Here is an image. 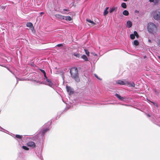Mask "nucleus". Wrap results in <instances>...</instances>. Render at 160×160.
I'll use <instances>...</instances> for the list:
<instances>
[{
  "mask_svg": "<svg viewBox=\"0 0 160 160\" xmlns=\"http://www.w3.org/2000/svg\"><path fill=\"white\" fill-rule=\"evenodd\" d=\"M158 27V25L152 22L148 23L147 25L148 31L149 33L155 34L157 32Z\"/></svg>",
  "mask_w": 160,
  "mask_h": 160,
  "instance_id": "1",
  "label": "nucleus"
},
{
  "mask_svg": "<svg viewBox=\"0 0 160 160\" xmlns=\"http://www.w3.org/2000/svg\"><path fill=\"white\" fill-rule=\"evenodd\" d=\"M70 72L72 77L74 79L76 82H79L80 80L78 75L77 68H72L70 70Z\"/></svg>",
  "mask_w": 160,
  "mask_h": 160,
  "instance_id": "2",
  "label": "nucleus"
},
{
  "mask_svg": "<svg viewBox=\"0 0 160 160\" xmlns=\"http://www.w3.org/2000/svg\"><path fill=\"white\" fill-rule=\"evenodd\" d=\"M153 15L155 19L158 20L160 19V9H158L153 12Z\"/></svg>",
  "mask_w": 160,
  "mask_h": 160,
  "instance_id": "3",
  "label": "nucleus"
},
{
  "mask_svg": "<svg viewBox=\"0 0 160 160\" xmlns=\"http://www.w3.org/2000/svg\"><path fill=\"white\" fill-rule=\"evenodd\" d=\"M46 81L47 82H46V84L53 88L54 87V84L51 82L50 80L48 79L47 78H46Z\"/></svg>",
  "mask_w": 160,
  "mask_h": 160,
  "instance_id": "4",
  "label": "nucleus"
},
{
  "mask_svg": "<svg viewBox=\"0 0 160 160\" xmlns=\"http://www.w3.org/2000/svg\"><path fill=\"white\" fill-rule=\"evenodd\" d=\"M49 129L50 128L49 127L45 128H43L41 132L42 135H44L45 133L49 130Z\"/></svg>",
  "mask_w": 160,
  "mask_h": 160,
  "instance_id": "5",
  "label": "nucleus"
},
{
  "mask_svg": "<svg viewBox=\"0 0 160 160\" xmlns=\"http://www.w3.org/2000/svg\"><path fill=\"white\" fill-rule=\"evenodd\" d=\"M26 26L27 27H29L30 28L32 32H33V31L34 29V28L33 27V25L32 23L31 22H28L26 24Z\"/></svg>",
  "mask_w": 160,
  "mask_h": 160,
  "instance_id": "6",
  "label": "nucleus"
},
{
  "mask_svg": "<svg viewBox=\"0 0 160 160\" xmlns=\"http://www.w3.org/2000/svg\"><path fill=\"white\" fill-rule=\"evenodd\" d=\"M27 145L28 147H32V148L35 147V144L33 142H29L27 143Z\"/></svg>",
  "mask_w": 160,
  "mask_h": 160,
  "instance_id": "7",
  "label": "nucleus"
},
{
  "mask_svg": "<svg viewBox=\"0 0 160 160\" xmlns=\"http://www.w3.org/2000/svg\"><path fill=\"white\" fill-rule=\"evenodd\" d=\"M66 88L67 92L70 94L73 93V91L72 88L70 87L66 86Z\"/></svg>",
  "mask_w": 160,
  "mask_h": 160,
  "instance_id": "8",
  "label": "nucleus"
},
{
  "mask_svg": "<svg viewBox=\"0 0 160 160\" xmlns=\"http://www.w3.org/2000/svg\"><path fill=\"white\" fill-rule=\"evenodd\" d=\"M117 8H118L117 7H113L110 8L109 12L111 13L114 12H115L117 10Z\"/></svg>",
  "mask_w": 160,
  "mask_h": 160,
  "instance_id": "9",
  "label": "nucleus"
},
{
  "mask_svg": "<svg viewBox=\"0 0 160 160\" xmlns=\"http://www.w3.org/2000/svg\"><path fill=\"white\" fill-rule=\"evenodd\" d=\"M126 84L128 85L129 87H134L135 86V84L133 82H130L128 81H126Z\"/></svg>",
  "mask_w": 160,
  "mask_h": 160,
  "instance_id": "10",
  "label": "nucleus"
},
{
  "mask_svg": "<svg viewBox=\"0 0 160 160\" xmlns=\"http://www.w3.org/2000/svg\"><path fill=\"white\" fill-rule=\"evenodd\" d=\"M126 81H123L119 80L117 81V83L120 85H125L126 84Z\"/></svg>",
  "mask_w": 160,
  "mask_h": 160,
  "instance_id": "11",
  "label": "nucleus"
},
{
  "mask_svg": "<svg viewBox=\"0 0 160 160\" xmlns=\"http://www.w3.org/2000/svg\"><path fill=\"white\" fill-rule=\"evenodd\" d=\"M55 16L56 18L60 19H64V17L62 16L61 15L57 14L55 15Z\"/></svg>",
  "mask_w": 160,
  "mask_h": 160,
  "instance_id": "12",
  "label": "nucleus"
},
{
  "mask_svg": "<svg viewBox=\"0 0 160 160\" xmlns=\"http://www.w3.org/2000/svg\"><path fill=\"white\" fill-rule=\"evenodd\" d=\"M115 95L119 100L121 101H123L124 99L125 98L121 97L118 94H116Z\"/></svg>",
  "mask_w": 160,
  "mask_h": 160,
  "instance_id": "13",
  "label": "nucleus"
},
{
  "mask_svg": "<svg viewBox=\"0 0 160 160\" xmlns=\"http://www.w3.org/2000/svg\"><path fill=\"white\" fill-rule=\"evenodd\" d=\"M127 27L128 28L131 27L132 26V24L131 22L130 21H128L127 22Z\"/></svg>",
  "mask_w": 160,
  "mask_h": 160,
  "instance_id": "14",
  "label": "nucleus"
},
{
  "mask_svg": "<svg viewBox=\"0 0 160 160\" xmlns=\"http://www.w3.org/2000/svg\"><path fill=\"white\" fill-rule=\"evenodd\" d=\"M108 8H109L108 7H107L106 8V9L104 10V12H103V15L104 16H106V15H107L108 14Z\"/></svg>",
  "mask_w": 160,
  "mask_h": 160,
  "instance_id": "15",
  "label": "nucleus"
},
{
  "mask_svg": "<svg viewBox=\"0 0 160 160\" xmlns=\"http://www.w3.org/2000/svg\"><path fill=\"white\" fill-rule=\"evenodd\" d=\"M72 55L75 56L76 58H79L80 57V54L79 53L74 52L72 53Z\"/></svg>",
  "mask_w": 160,
  "mask_h": 160,
  "instance_id": "16",
  "label": "nucleus"
},
{
  "mask_svg": "<svg viewBox=\"0 0 160 160\" xmlns=\"http://www.w3.org/2000/svg\"><path fill=\"white\" fill-rule=\"evenodd\" d=\"M64 19L67 21H70L72 20V18L70 16L65 17Z\"/></svg>",
  "mask_w": 160,
  "mask_h": 160,
  "instance_id": "17",
  "label": "nucleus"
},
{
  "mask_svg": "<svg viewBox=\"0 0 160 160\" xmlns=\"http://www.w3.org/2000/svg\"><path fill=\"white\" fill-rule=\"evenodd\" d=\"M122 13L125 16H128L129 14V12L128 11L125 10L123 11Z\"/></svg>",
  "mask_w": 160,
  "mask_h": 160,
  "instance_id": "18",
  "label": "nucleus"
},
{
  "mask_svg": "<svg viewBox=\"0 0 160 160\" xmlns=\"http://www.w3.org/2000/svg\"><path fill=\"white\" fill-rule=\"evenodd\" d=\"M81 58L83 59H84L85 61H88V58H87V56L85 55H82L81 57Z\"/></svg>",
  "mask_w": 160,
  "mask_h": 160,
  "instance_id": "19",
  "label": "nucleus"
},
{
  "mask_svg": "<svg viewBox=\"0 0 160 160\" xmlns=\"http://www.w3.org/2000/svg\"><path fill=\"white\" fill-rule=\"evenodd\" d=\"M86 21L89 23H91L92 25H94L95 24L94 22L93 21L90 20V19H86Z\"/></svg>",
  "mask_w": 160,
  "mask_h": 160,
  "instance_id": "20",
  "label": "nucleus"
},
{
  "mask_svg": "<svg viewBox=\"0 0 160 160\" xmlns=\"http://www.w3.org/2000/svg\"><path fill=\"white\" fill-rule=\"evenodd\" d=\"M133 44L136 46L138 45L139 42L137 40H135L133 41Z\"/></svg>",
  "mask_w": 160,
  "mask_h": 160,
  "instance_id": "21",
  "label": "nucleus"
},
{
  "mask_svg": "<svg viewBox=\"0 0 160 160\" xmlns=\"http://www.w3.org/2000/svg\"><path fill=\"white\" fill-rule=\"evenodd\" d=\"M121 6L124 8H127L126 4L125 3H122L121 4Z\"/></svg>",
  "mask_w": 160,
  "mask_h": 160,
  "instance_id": "22",
  "label": "nucleus"
},
{
  "mask_svg": "<svg viewBox=\"0 0 160 160\" xmlns=\"http://www.w3.org/2000/svg\"><path fill=\"white\" fill-rule=\"evenodd\" d=\"M130 38L132 39H133L135 38V35H134V33L131 34L130 35Z\"/></svg>",
  "mask_w": 160,
  "mask_h": 160,
  "instance_id": "23",
  "label": "nucleus"
},
{
  "mask_svg": "<svg viewBox=\"0 0 160 160\" xmlns=\"http://www.w3.org/2000/svg\"><path fill=\"white\" fill-rule=\"evenodd\" d=\"M40 70H41V72L43 73L44 76L45 78H47L46 73H45V71L42 69H40Z\"/></svg>",
  "mask_w": 160,
  "mask_h": 160,
  "instance_id": "24",
  "label": "nucleus"
},
{
  "mask_svg": "<svg viewBox=\"0 0 160 160\" xmlns=\"http://www.w3.org/2000/svg\"><path fill=\"white\" fill-rule=\"evenodd\" d=\"M15 137L19 139H21L22 137V136L19 135H16Z\"/></svg>",
  "mask_w": 160,
  "mask_h": 160,
  "instance_id": "25",
  "label": "nucleus"
},
{
  "mask_svg": "<svg viewBox=\"0 0 160 160\" xmlns=\"http://www.w3.org/2000/svg\"><path fill=\"white\" fill-rule=\"evenodd\" d=\"M22 148L25 150H29V148L27 147L26 146H22Z\"/></svg>",
  "mask_w": 160,
  "mask_h": 160,
  "instance_id": "26",
  "label": "nucleus"
},
{
  "mask_svg": "<svg viewBox=\"0 0 160 160\" xmlns=\"http://www.w3.org/2000/svg\"><path fill=\"white\" fill-rule=\"evenodd\" d=\"M133 33H134V35H135V36L137 38H138L139 37V35L138 34L137 32L136 31H134L133 32Z\"/></svg>",
  "mask_w": 160,
  "mask_h": 160,
  "instance_id": "27",
  "label": "nucleus"
},
{
  "mask_svg": "<svg viewBox=\"0 0 160 160\" xmlns=\"http://www.w3.org/2000/svg\"><path fill=\"white\" fill-rule=\"evenodd\" d=\"M84 51L85 52V53L86 54H87L88 56H89V52L86 49H84Z\"/></svg>",
  "mask_w": 160,
  "mask_h": 160,
  "instance_id": "28",
  "label": "nucleus"
},
{
  "mask_svg": "<svg viewBox=\"0 0 160 160\" xmlns=\"http://www.w3.org/2000/svg\"><path fill=\"white\" fill-rule=\"evenodd\" d=\"M159 1V0H154L153 2L155 5H156L158 3Z\"/></svg>",
  "mask_w": 160,
  "mask_h": 160,
  "instance_id": "29",
  "label": "nucleus"
},
{
  "mask_svg": "<svg viewBox=\"0 0 160 160\" xmlns=\"http://www.w3.org/2000/svg\"><path fill=\"white\" fill-rule=\"evenodd\" d=\"M62 46H63V44H58L57 45V46L59 47Z\"/></svg>",
  "mask_w": 160,
  "mask_h": 160,
  "instance_id": "30",
  "label": "nucleus"
},
{
  "mask_svg": "<svg viewBox=\"0 0 160 160\" xmlns=\"http://www.w3.org/2000/svg\"><path fill=\"white\" fill-rule=\"evenodd\" d=\"M158 46L160 47V40H158Z\"/></svg>",
  "mask_w": 160,
  "mask_h": 160,
  "instance_id": "31",
  "label": "nucleus"
},
{
  "mask_svg": "<svg viewBox=\"0 0 160 160\" xmlns=\"http://www.w3.org/2000/svg\"><path fill=\"white\" fill-rule=\"evenodd\" d=\"M94 75H95V77H96L98 79H100L99 78H98L97 77V75L96 74H95Z\"/></svg>",
  "mask_w": 160,
  "mask_h": 160,
  "instance_id": "32",
  "label": "nucleus"
},
{
  "mask_svg": "<svg viewBox=\"0 0 160 160\" xmlns=\"http://www.w3.org/2000/svg\"><path fill=\"white\" fill-rule=\"evenodd\" d=\"M149 1L151 2H153L154 0H149Z\"/></svg>",
  "mask_w": 160,
  "mask_h": 160,
  "instance_id": "33",
  "label": "nucleus"
},
{
  "mask_svg": "<svg viewBox=\"0 0 160 160\" xmlns=\"http://www.w3.org/2000/svg\"><path fill=\"white\" fill-rule=\"evenodd\" d=\"M148 41L149 42H150V43L151 42V41L150 39H149L148 40Z\"/></svg>",
  "mask_w": 160,
  "mask_h": 160,
  "instance_id": "34",
  "label": "nucleus"
},
{
  "mask_svg": "<svg viewBox=\"0 0 160 160\" xmlns=\"http://www.w3.org/2000/svg\"><path fill=\"white\" fill-rule=\"evenodd\" d=\"M44 13L43 12H41L40 13V14L41 15H42V14H43Z\"/></svg>",
  "mask_w": 160,
  "mask_h": 160,
  "instance_id": "35",
  "label": "nucleus"
},
{
  "mask_svg": "<svg viewBox=\"0 0 160 160\" xmlns=\"http://www.w3.org/2000/svg\"><path fill=\"white\" fill-rule=\"evenodd\" d=\"M18 80H22V79H19V78H18Z\"/></svg>",
  "mask_w": 160,
  "mask_h": 160,
  "instance_id": "36",
  "label": "nucleus"
},
{
  "mask_svg": "<svg viewBox=\"0 0 160 160\" xmlns=\"http://www.w3.org/2000/svg\"><path fill=\"white\" fill-rule=\"evenodd\" d=\"M51 122H49V125H50L51 124ZM48 124L49 125V124Z\"/></svg>",
  "mask_w": 160,
  "mask_h": 160,
  "instance_id": "37",
  "label": "nucleus"
},
{
  "mask_svg": "<svg viewBox=\"0 0 160 160\" xmlns=\"http://www.w3.org/2000/svg\"><path fill=\"white\" fill-rule=\"evenodd\" d=\"M124 1H127L128 0H123Z\"/></svg>",
  "mask_w": 160,
  "mask_h": 160,
  "instance_id": "38",
  "label": "nucleus"
},
{
  "mask_svg": "<svg viewBox=\"0 0 160 160\" xmlns=\"http://www.w3.org/2000/svg\"><path fill=\"white\" fill-rule=\"evenodd\" d=\"M158 58H159L160 59V56H158Z\"/></svg>",
  "mask_w": 160,
  "mask_h": 160,
  "instance_id": "39",
  "label": "nucleus"
},
{
  "mask_svg": "<svg viewBox=\"0 0 160 160\" xmlns=\"http://www.w3.org/2000/svg\"><path fill=\"white\" fill-rule=\"evenodd\" d=\"M66 10V11H67V9H65V10Z\"/></svg>",
  "mask_w": 160,
  "mask_h": 160,
  "instance_id": "40",
  "label": "nucleus"
},
{
  "mask_svg": "<svg viewBox=\"0 0 160 160\" xmlns=\"http://www.w3.org/2000/svg\"><path fill=\"white\" fill-rule=\"evenodd\" d=\"M17 81H18V79L17 78Z\"/></svg>",
  "mask_w": 160,
  "mask_h": 160,
  "instance_id": "41",
  "label": "nucleus"
}]
</instances>
